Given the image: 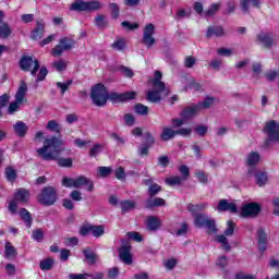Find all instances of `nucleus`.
I'll list each match as a JSON object with an SVG mask.
<instances>
[{
  "label": "nucleus",
  "instance_id": "obj_16",
  "mask_svg": "<svg viewBox=\"0 0 279 279\" xmlns=\"http://www.w3.org/2000/svg\"><path fill=\"white\" fill-rule=\"evenodd\" d=\"M45 35V22L43 19L36 20V27L31 33L32 40H40Z\"/></svg>",
  "mask_w": 279,
  "mask_h": 279
},
{
  "label": "nucleus",
  "instance_id": "obj_26",
  "mask_svg": "<svg viewBox=\"0 0 279 279\" xmlns=\"http://www.w3.org/2000/svg\"><path fill=\"white\" fill-rule=\"evenodd\" d=\"M153 87L158 88L159 90H165V88H167V85H165V82H162V72L155 71V77L153 80Z\"/></svg>",
  "mask_w": 279,
  "mask_h": 279
},
{
  "label": "nucleus",
  "instance_id": "obj_54",
  "mask_svg": "<svg viewBox=\"0 0 279 279\" xmlns=\"http://www.w3.org/2000/svg\"><path fill=\"white\" fill-rule=\"evenodd\" d=\"M71 84H73V80H68L64 83L58 82L57 88H60L61 95H64V93H66V90H69V87L71 86Z\"/></svg>",
  "mask_w": 279,
  "mask_h": 279
},
{
  "label": "nucleus",
  "instance_id": "obj_2",
  "mask_svg": "<svg viewBox=\"0 0 279 279\" xmlns=\"http://www.w3.org/2000/svg\"><path fill=\"white\" fill-rule=\"evenodd\" d=\"M137 93L134 90L124 92V93H117L111 92L108 93V87L106 85L98 83L94 87H92V100L95 104V106H98L99 108L106 106L108 104V100L111 104H125V101H132L136 99Z\"/></svg>",
  "mask_w": 279,
  "mask_h": 279
},
{
  "label": "nucleus",
  "instance_id": "obj_59",
  "mask_svg": "<svg viewBox=\"0 0 279 279\" xmlns=\"http://www.w3.org/2000/svg\"><path fill=\"white\" fill-rule=\"evenodd\" d=\"M194 131L196 132V134H198L201 136V138H204V136H206V134H208V126H206L204 124H199V125L195 126Z\"/></svg>",
  "mask_w": 279,
  "mask_h": 279
},
{
  "label": "nucleus",
  "instance_id": "obj_57",
  "mask_svg": "<svg viewBox=\"0 0 279 279\" xmlns=\"http://www.w3.org/2000/svg\"><path fill=\"white\" fill-rule=\"evenodd\" d=\"M52 66L59 72L62 73V71H66V62L64 60L60 59L59 61H54L52 63Z\"/></svg>",
  "mask_w": 279,
  "mask_h": 279
},
{
  "label": "nucleus",
  "instance_id": "obj_31",
  "mask_svg": "<svg viewBox=\"0 0 279 279\" xmlns=\"http://www.w3.org/2000/svg\"><path fill=\"white\" fill-rule=\"evenodd\" d=\"M83 254L85 256V260L88 263V265H95L97 263V254L90 250V247H86L83 250Z\"/></svg>",
  "mask_w": 279,
  "mask_h": 279
},
{
  "label": "nucleus",
  "instance_id": "obj_12",
  "mask_svg": "<svg viewBox=\"0 0 279 279\" xmlns=\"http://www.w3.org/2000/svg\"><path fill=\"white\" fill-rule=\"evenodd\" d=\"M218 213H232V215H236L239 213V207L236 204L229 203L228 199H220L217 205Z\"/></svg>",
  "mask_w": 279,
  "mask_h": 279
},
{
  "label": "nucleus",
  "instance_id": "obj_39",
  "mask_svg": "<svg viewBox=\"0 0 279 279\" xmlns=\"http://www.w3.org/2000/svg\"><path fill=\"white\" fill-rule=\"evenodd\" d=\"M206 208H208V204L207 203H201V204H190L187 205V209L190 213H192V215H195V213H202V210H206Z\"/></svg>",
  "mask_w": 279,
  "mask_h": 279
},
{
  "label": "nucleus",
  "instance_id": "obj_33",
  "mask_svg": "<svg viewBox=\"0 0 279 279\" xmlns=\"http://www.w3.org/2000/svg\"><path fill=\"white\" fill-rule=\"evenodd\" d=\"M258 162H260V154H258L257 151H252L247 155L246 165L248 167H256Z\"/></svg>",
  "mask_w": 279,
  "mask_h": 279
},
{
  "label": "nucleus",
  "instance_id": "obj_63",
  "mask_svg": "<svg viewBox=\"0 0 279 279\" xmlns=\"http://www.w3.org/2000/svg\"><path fill=\"white\" fill-rule=\"evenodd\" d=\"M179 171L183 175L182 180H189L191 178V170L186 166L179 167Z\"/></svg>",
  "mask_w": 279,
  "mask_h": 279
},
{
  "label": "nucleus",
  "instance_id": "obj_60",
  "mask_svg": "<svg viewBox=\"0 0 279 279\" xmlns=\"http://www.w3.org/2000/svg\"><path fill=\"white\" fill-rule=\"evenodd\" d=\"M213 104H215V98L214 97H210V96H207L205 97V99L199 102L197 106H201V108H205V109H208L210 108V106H213Z\"/></svg>",
  "mask_w": 279,
  "mask_h": 279
},
{
  "label": "nucleus",
  "instance_id": "obj_13",
  "mask_svg": "<svg viewBox=\"0 0 279 279\" xmlns=\"http://www.w3.org/2000/svg\"><path fill=\"white\" fill-rule=\"evenodd\" d=\"M144 186H148L147 193L150 198L156 197L160 191H162V186L158 183H154V179H144L143 180Z\"/></svg>",
  "mask_w": 279,
  "mask_h": 279
},
{
  "label": "nucleus",
  "instance_id": "obj_10",
  "mask_svg": "<svg viewBox=\"0 0 279 279\" xmlns=\"http://www.w3.org/2000/svg\"><path fill=\"white\" fill-rule=\"evenodd\" d=\"M260 210V204L248 203L241 208V217H258Z\"/></svg>",
  "mask_w": 279,
  "mask_h": 279
},
{
  "label": "nucleus",
  "instance_id": "obj_1",
  "mask_svg": "<svg viewBox=\"0 0 279 279\" xmlns=\"http://www.w3.org/2000/svg\"><path fill=\"white\" fill-rule=\"evenodd\" d=\"M64 141L53 135L50 138H46L44 146L36 150L41 160L49 162L51 160L57 161L58 167L63 169H71L73 167V158L69 157L73 151L69 148L62 147Z\"/></svg>",
  "mask_w": 279,
  "mask_h": 279
},
{
  "label": "nucleus",
  "instance_id": "obj_29",
  "mask_svg": "<svg viewBox=\"0 0 279 279\" xmlns=\"http://www.w3.org/2000/svg\"><path fill=\"white\" fill-rule=\"evenodd\" d=\"M19 253L16 252V247H14L10 242H8L4 246V257L8 260H12V258H16Z\"/></svg>",
  "mask_w": 279,
  "mask_h": 279
},
{
  "label": "nucleus",
  "instance_id": "obj_43",
  "mask_svg": "<svg viewBox=\"0 0 279 279\" xmlns=\"http://www.w3.org/2000/svg\"><path fill=\"white\" fill-rule=\"evenodd\" d=\"M135 208H136V203L133 201H122L121 202L122 213H130V210H134Z\"/></svg>",
  "mask_w": 279,
  "mask_h": 279
},
{
  "label": "nucleus",
  "instance_id": "obj_21",
  "mask_svg": "<svg viewBox=\"0 0 279 279\" xmlns=\"http://www.w3.org/2000/svg\"><path fill=\"white\" fill-rule=\"evenodd\" d=\"M250 5H252V8L260 10V0H241L240 8L243 14H250Z\"/></svg>",
  "mask_w": 279,
  "mask_h": 279
},
{
  "label": "nucleus",
  "instance_id": "obj_4",
  "mask_svg": "<svg viewBox=\"0 0 279 279\" xmlns=\"http://www.w3.org/2000/svg\"><path fill=\"white\" fill-rule=\"evenodd\" d=\"M98 10H101V2L99 0H75L70 5L71 12H97Z\"/></svg>",
  "mask_w": 279,
  "mask_h": 279
},
{
  "label": "nucleus",
  "instance_id": "obj_61",
  "mask_svg": "<svg viewBox=\"0 0 279 279\" xmlns=\"http://www.w3.org/2000/svg\"><path fill=\"white\" fill-rule=\"evenodd\" d=\"M98 173L100 178H108L112 173V168L110 167H98Z\"/></svg>",
  "mask_w": 279,
  "mask_h": 279
},
{
  "label": "nucleus",
  "instance_id": "obj_18",
  "mask_svg": "<svg viewBox=\"0 0 279 279\" xmlns=\"http://www.w3.org/2000/svg\"><path fill=\"white\" fill-rule=\"evenodd\" d=\"M13 132L19 138H25L27 132H29V126L23 121H16L15 124H13Z\"/></svg>",
  "mask_w": 279,
  "mask_h": 279
},
{
  "label": "nucleus",
  "instance_id": "obj_41",
  "mask_svg": "<svg viewBox=\"0 0 279 279\" xmlns=\"http://www.w3.org/2000/svg\"><path fill=\"white\" fill-rule=\"evenodd\" d=\"M10 104V94H3L0 96V119H3V108Z\"/></svg>",
  "mask_w": 279,
  "mask_h": 279
},
{
  "label": "nucleus",
  "instance_id": "obj_62",
  "mask_svg": "<svg viewBox=\"0 0 279 279\" xmlns=\"http://www.w3.org/2000/svg\"><path fill=\"white\" fill-rule=\"evenodd\" d=\"M110 138L112 141H116L118 147L121 146V145H125V140L122 136H120L118 133H114V132L111 133Z\"/></svg>",
  "mask_w": 279,
  "mask_h": 279
},
{
  "label": "nucleus",
  "instance_id": "obj_24",
  "mask_svg": "<svg viewBox=\"0 0 279 279\" xmlns=\"http://www.w3.org/2000/svg\"><path fill=\"white\" fill-rule=\"evenodd\" d=\"M19 215L22 221H24L25 226L27 228H32V225L34 223V217H32V213H29V210H27L26 208L22 207L19 210Z\"/></svg>",
  "mask_w": 279,
  "mask_h": 279
},
{
  "label": "nucleus",
  "instance_id": "obj_7",
  "mask_svg": "<svg viewBox=\"0 0 279 279\" xmlns=\"http://www.w3.org/2000/svg\"><path fill=\"white\" fill-rule=\"evenodd\" d=\"M264 132L267 134L266 147H269V143H279V123L276 120L267 122Z\"/></svg>",
  "mask_w": 279,
  "mask_h": 279
},
{
  "label": "nucleus",
  "instance_id": "obj_36",
  "mask_svg": "<svg viewBox=\"0 0 279 279\" xmlns=\"http://www.w3.org/2000/svg\"><path fill=\"white\" fill-rule=\"evenodd\" d=\"M59 44L62 46V48L65 51H71V49H74L75 45H76L75 40L68 38V37L61 38L59 40Z\"/></svg>",
  "mask_w": 279,
  "mask_h": 279
},
{
  "label": "nucleus",
  "instance_id": "obj_37",
  "mask_svg": "<svg viewBox=\"0 0 279 279\" xmlns=\"http://www.w3.org/2000/svg\"><path fill=\"white\" fill-rule=\"evenodd\" d=\"M56 260L51 257H48L46 259L40 260L39 268L41 271H50V269H53V264Z\"/></svg>",
  "mask_w": 279,
  "mask_h": 279
},
{
  "label": "nucleus",
  "instance_id": "obj_8",
  "mask_svg": "<svg viewBox=\"0 0 279 279\" xmlns=\"http://www.w3.org/2000/svg\"><path fill=\"white\" fill-rule=\"evenodd\" d=\"M155 33L156 26L151 23L146 24V26L144 27L142 43L147 49H151V46L156 45V38H154Z\"/></svg>",
  "mask_w": 279,
  "mask_h": 279
},
{
  "label": "nucleus",
  "instance_id": "obj_42",
  "mask_svg": "<svg viewBox=\"0 0 279 279\" xmlns=\"http://www.w3.org/2000/svg\"><path fill=\"white\" fill-rule=\"evenodd\" d=\"M109 10H111V19H113V21H117V19L121 16V9L116 2L109 3Z\"/></svg>",
  "mask_w": 279,
  "mask_h": 279
},
{
  "label": "nucleus",
  "instance_id": "obj_35",
  "mask_svg": "<svg viewBox=\"0 0 279 279\" xmlns=\"http://www.w3.org/2000/svg\"><path fill=\"white\" fill-rule=\"evenodd\" d=\"M46 130H49V132H53L54 134H60L62 132V125H60L57 120H49Z\"/></svg>",
  "mask_w": 279,
  "mask_h": 279
},
{
  "label": "nucleus",
  "instance_id": "obj_50",
  "mask_svg": "<svg viewBox=\"0 0 279 279\" xmlns=\"http://www.w3.org/2000/svg\"><path fill=\"white\" fill-rule=\"evenodd\" d=\"M43 239H45V231L43 229H36L32 233V240L37 241V243H41Z\"/></svg>",
  "mask_w": 279,
  "mask_h": 279
},
{
  "label": "nucleus",
  "instance_id": "obj_52",
  "mask_svg": "<svg viewBox=\"0 0 279 279\" xmlns=\"http://www.w3.org/2000/svg\"><path fill=\"white\" fill-rule=\"evenodd\" d=\"M195 178H197L201 184H208V174L202 170L195 171Z\"/></svg>",
  "mask_w": 279,
  "mask_h": 279
},
{
  "label": "nucleus",
  "instance_id": "obj_53",
  "mask_svg": "<svg viewBox=\"0 0 279 279\" xmlns=\"http://www.w3.org/2000/svg\"><path fill=\"white\" fill-rule=\"evenodd\" d=\"M114 177L117 178V180H120V182H124L126 178L125 168H123L122 166L118 167L114 170Z\"/></svg>",
  "mask_w": 279,
  "mask_h": 279
},
{
  "label": "nucleus",
  "instance_id": "obj_51",
  "mask_svg": "<svg viewBox=\"0 0 279 279\" xmlns=\"http://www.w3.org/2000/svg\"><path fill=\"white\" fill-rule=\"evenodd\" d=\"M145 141L143 145H146L147 147H151L153 145H156V137L150 132L144 133Z\"/></svg>",
  "mask_w": 279,
  "mask_h": 279
},
{
  "label": "nucleus",
  "instance_id": "obj_32",
  "mask_svg": "<svg viewBox=\"0 0 279 279\" xmlns=\"http://www.w3.org/2000/svg\"><path fill=\"white\" fill-rule=\"evenodd\" d=\"M10 36H12V28L2 20L0 22V38H10Z\"/></svg>",
  "mask_w": 279,
  "mask_h": 279
},
{
  "label": "nucleus",
  "instance_id": "obj_23",
  "mask_svg": "<svg viewBox=\"0 0 279 279\" xmlns=\"http://www.w3.org/2000/svg\"><path fill=\"white\" fill-rule=\"evenodd\" d=\"M163 90H160L159 88H155L153 90H148L146 94V99L150 104H160L162 101V96H160V93Z\"/></svg>",
  "mask_w": 279,
  "mask_h": 279
},
{
  "label": "nucleus",
  "instance_id": "obj_19",
  "mask_svg": "<svg viewBox=\"0 0 279 279\" xmlns=\"http://www.w3.org/2000/svg\"><path fill=\"white\" fill-rule=\"evenodd\" d=\"M32 64H34V57L32 56L23 54L19 61L21 71L25 73L32 71Z\"/></svg>",
  "mask_w": 279,
  "mask_h": 279
},
{
  "label": "nucleus",
  "instance_id": "obj_27",
  "mask_svg": "<svg viewBox=\"0 0 279 279\" xmlns=\"http://www.w3.org/2000/svg\"><path fill=\"white\" fill-rule=\"evenodd\" d=\"M223 34L225 32L222 26H209L206 33V38H211V36H216V38H221Z\"/></svg>",
  "mask_w": 279,
  "mask_h": 279
},
{
  "label": "nucleus",
  "instance_id": "obj_48",
  "mask_svg": "<svg viewBox=\"0 0 279 279\" xmlns=\"http://www.w3.org/2000/svg\"><path fill=\"white\" fill-rule=\"evenodd\" d=\"M219 8H221V4L219 3H213L208 10H206L204 12V16L208 17V16H215V14H217V12H219Z\"/></svg>",
  "mask_w": 279,
  "mask_h": 279
},
{
  "label": "nucleus",
  "instance_id": "obj_9",
  "mask_svg": "<svg viewBox=\"0 0 279 279\" xmlns=\"http://www.w3.org/2000/svg\"><path fill=\"white\" fill-rule=\"evenodd\" d=\"M118 254L120 260L125 265H132L134 263V256L132 255V245L129 243L123 244L121 247L118 248Z\"/></svg>",
  "mask_w": 279,
  "mask_h": 279
},
{
  "label": "nucleus",
  "instance_id": "obj_28",
  "mask_svg": "<svg viewBox=\"0 0 279 279\" xmlns=\"http://www.w3.org/2000/svg\"><path fill=\"white\" fill-rule=\"evenodd\" d=\"M177 133L173 129L166 126L163 128L161 134H160V141L163 143H167V141H171L172 138H175Z\"/></svg>",
  "mask_w": 279,
  "mask_h": 279
},
{
  "label": "nucleus",
  "instance_id": "obj_34",
  "mask_svg": "<svg viewBox=\"0 0 279 279\" xmlns=\"http://www.w3.org/2000/svg\"><path fill=\"white\" fill-rule=\"evenodd\" d=\"M256 184L257 186H265L267 184L269 177L266 171H257L255 172Z\"/></svg>",
  "mask_w": 279,
  "mask_h": 279
},
{
  "label": "nucleus",
  "instance_id": "obj_38",
  "mask_svg": "<svg viewBox=\"0 0 279 279\" xmlns=\"http://www.w3.org/2000/svg\"><path fill=\"white\" fill-rule=\"evenodd\" d=\"M215 241L217 243H221L222 250H225L226 252H230L232 250V246L228 242V238H226V235L219 234L215 238Z\"/></svg>",
  "mask_w": 279,
  "mask_h": 279
},
{
  "label": "nucleus",
  "instance_id": "obj_25",
  "mask_svg": "<svg viewBox=\"0 0 279 279\" xmlns=\"http://www.w3.org/2000/svg\"><path fill=\"white\" fill-rule=\"evenodd\" d=\"M25 95H27V83H25V81H21V84L15 94V101H17V104H23Z\"/></svg>",
  "mask_w": 279,
  "mask_h": 279
},
{
  "label": "nucleus",
  "instance_id": "obj_14",
  "mask_svg": "<svg viewBox=\"0 0 279 279\" xmlns=\"http://www.w3.org/2000/svg\"><path fill=\"white\" fill-rule=\"evenodd\" d=\"M87 186L86 191L88 193H93L95 191V183L93 181L84 175H80L76 179H74V189H80L81 186Z\"/></svg>",
  "mask_w": 279,
  "mask_h": 279
},
{
  "label": "nucleus",
  "instance_id": "obj_30",
  "mask_svg": "<svg viewBox=\"0 0 279 279\" xmlns=\"http://www.w3.org/2000/svg\"><path fill=\"white\" fill-rule=\"evenodd\" d=\"M7 182L14 184L16 182V178H19V173L12 167H7L4 171Z\"/></svg>",
  "mask_w": 279,
  "mask_h": 279
},
{
  "label": "nucleus",
  "instance_id": "obj_56",
  "mask_svg": "<svg viewBox=\"0 0 279 279\" xmlns=\"http://www.w3.org/2000/svg\"><path fill=\"white\" fill-rule=\"evenodd\" d=\"M112 49L116 51H124L125 49V39H117L112 45Z\"/></svg>",
  "mask_w": 279,
  "mask_h": 279
},
{
  "label": "nucleus",
  "instance_id": "obj_44",
  "mask_svg": "<svg viewBox=\"0 0 279 279\" xmlns=\"http://www.w3.org/2000/svg\"><path fill=\"white\" fill-rule=\"evenodd\" d=\"M95 26L104 29V27H108V22L106 21V15L99 14L94 20Z\"/></svg>",
  "mask_w": 279,
  "mask_h": 279
},
{
  "label": "nucleus",
  "instance_id": "obj_64",
  "mask_svg": "<svg viewBox=\"0 0 279 279\" xmlns=\"http://www.w3.org/2000/svg\"><path fill=\"white\" fill-rule=\"evenodd\" d=\"M234 279H256L254 275H245L243 271H238L234 275Z\"/></svg>",
  "mask_w": 279,
  "mask_h": 279
},
{
  "label": "nucleus",
  "instance_id": "obj_49",
  "mask_svg": "<svg viewBox=\"0 0 279 279\" xmlns=\"http://www.w3.org/2000/svg\"><path fill=\"white\" fill-rule=\"evenodd\" d=\"M47 75H49V70H47V66H39V72L37 74L36 82H45V80H47Z\"/></svg>",
  "mask_w": 279,
  "mask_h": 279
},
{
  "label": "nucleus",
  "instance_id": "obj_55",
  "mask_svg": "<svg viewBox=\"0 0 279 279\" xmlns=\"http://www.w3.org/2000/svg\"><path fill=\"white\" fill-rule=\"evenodd\" d=\"M234 228H236V225L233 220H229L227 222V229L225 230L223 236H232L234 234Z\"/></svg>",
  "mask_w": 279,
  "mask_h": 279
},
{
  "label": "nucleus",
  "instance_id": "obj_3",
  "mask_svg": "<svg viewBox=\"0 0 279 279\" xmlns=\"http://www.w3.org/2000/svg\"><path fill=\"white\" fill-rule=\"evenodd\" d=\"M31 197L32 193L29 190L25 187L16 189L15 193L13 194V199L9 202V213L11 215H16L19 213V204H22V206H27L29 204Z\"/></svg>",
  "mask_w": 279,
  "mask_h": 279
},
{
  "label": "nucleus",
  "instance_id": "obj_15",
  "mask_svg": "<svg viewBox=\"0 0 279 279\" xmlns=\"http://www.w3.org/2000/svg\"><path fill=\"white\" fill-rule=\"evenodd\" d=\"M201 110H202L201 105H194V106L185 107L181 111L180 117L184 121H189V119H193V117H195V114H197V112H199Z\"/></svg>",
  "mask_w": 279,
  "mask_h": 279
},
{
  "label": "nucleus",
  "instance_id": "obj_22",
  "mask_svg": "<svg viewBox=\"0 0 279 279\" xmlns=\"http://www.w3.org/2000/svg\"><path fill=\"white\" fill-rule=\"evenodd\" d=\"M160 226H162V222L160 221V218L156 216H148L146 219V228L150 232H157V230H160Z\"/></svg>",
  "mask_w": 279,
  "mask_h": 279
},
{
  "label": "nucleus",
  "instance_id": "obj_40",
  "mask_svg": "<svg viewBox=\"0 0 279 279\" xmlns=\"http://www.w3.org/2000/svg\"><path fill=\"white\" fill-rule=\"evenodd\" d=\"M101 151H104V145L96 143L89 149L88 156H89V158H97V156H99V154H101Z\"/></svg>",
  "mask_w": 279,
  "mask_h": 279
},
{
  "label": "nucleus",
  "instance_id": "obj_47",
  "mask_svg": "<svg viewBox=\"0 0 279 279\" xmlns=\"http://www.w3.org/2000/svg\"><path fill=\"white\" fill-rule=\"evenodd\" d=\"M182 181H183L182 177L175 175V177L167 178L166 184L168 186H180V185H182Z\"/></svg>",
  "mask_w": 279,
  "mask_h": 279
},
{
  "label": "nucleus",
  "instance_id": "obj_45",
  "mask_svg": "<svg viewBox=\"0 0 279 279\" xmlns=\"http://www.w3.org/2000/svg\"><path fill=\"white\" fill-rule=\"evenodd\" d=\"M135 112L140 117H146V114H149V107L138 102L135 105Z\"/></svg>",
  "mask_w": 279,
  "mask_h": 279
},
{
  "label": "nucleus",
  "instance_id": "obj_11",
  "mask_svg": "<svg viewBox=\"0 0 279 279\" xmlns=\"http://www.w3.org/2000/svg\"><path fill=\"white\" fill-rule=\"evenodd\" d=\"M256 43L263 45L264 49H271L276 45V39L271 33H260L256 36Z\"/></svg>",
  "mask_w": 279,
  "mask_h": 279
},
{
  "label": "nucleus",
  "instance_id": "obj_5",
  "mask_svg": "<svg viewBox=\"0 0 279 279\" xmlns=\"http://www.w3.org/2000/svg\"><path fill=\"white\" fill-rule=\"evenodd\" d=\"M37 202L41 206H54L56 202H58V190L51 185L45 186L37 196Z\"/></svg>",
  "mask_w": 279,
  "mask_h": 279
},
{
  "label": "nucleus",
  "instance_id": "obj_46",
  "mask_svg": "<svg viewBox=\"0 0 279 279\" xmlns=\"http://www.w3.org/2000/svg\"><path fill=\"white\" fill-rule=\"evenodd\" d=\"M106 234V230L104 226H92V236H95L96 239H99V236H104Z\"/></svg>",
  "mask_w": 279,
  "mask_h": 279
},
{
  "label": "nucleus",
  "instance_id": "obj_20",
  "mask_svg": "<svg viewBox=\"0 0 279 279\" xmlns=\"http://www.w3.org/2000/svg\"><path fill=\"white\" fill-rule=\"evenodd\" d=\"M160 206H167V201H165V198L154 196L153 198L149 197L145 203V208H147V210L160 208Z\"/></svg>",
  "mask_w": 279,
  "mask_h": 279
},
{
  "label": "nucleus",
  "instance_id": "obj_58",
  "mask_svg": "<svg viewBox=\"0 0 279 279\" xmlns=\"http://www.w3.org/2000/svg\"><path fill=\"white\" fill-rule=\"evenodd\" d=\"M121 26L124 27V29H126V32H134V29H138L140 25L138 23H131L128 21H124L121 23Z\"/></svg>",
  "mask_w": 279,
  "mask_h": 279
},
{
  "label": "nucleus",
  "instance_id": "obj_17",
  "mask_svg": "<svg viewBox=\"0 0 279 279\" xmlns=\"http://www.w3.org/2000/svg\"><path fill=\"white\" fill-rule=\"evenodd\" d=\"M257 247L260 254H265L267 251V233L263 228L257 230Z\"/></svg>",
  "mask_w": 279,
  "mask_h": 279
},
{
  "label": "nucleus",
  "instance_id": "obj_6",
  "mask_svg": "<svg viewBox=\"0 0 279 279\" xmlns=\"http://www.w3.org/2000/svg\"><path fill=\"white\" fill-rule=\"evenodd\" d=\"M194 226L196 228H207V234H216V232H218L215 219L208 218L207 214H196Z\"/></svg>",
  "mask_w": 279,
  "mask_h": 279
}]
</instances>
